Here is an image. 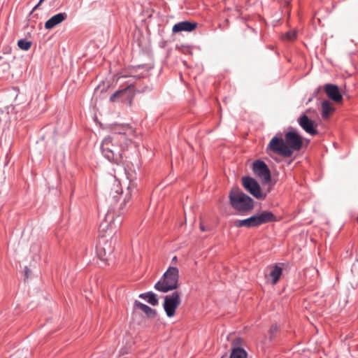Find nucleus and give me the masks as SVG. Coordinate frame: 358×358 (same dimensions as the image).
Instances as JSON below:
<instances>
[{
  "label": "nucleus",
  "mask_w": 358,
  "mask_h": 358,
  "mask_svg": "<svg viewBox=\"0 0 358 358\" xmlns=\"http://www.w3.org/2000/svg\"><path fill=\"white\" fill-rule=\"evenodd\" d=\"M303 146V138L296 131L290 130L285 134L284 138L281 135H275L271 138L266 147V153L271 156L275 154L288 158L294 152L299 151Z\"/></svg>",
  "instance_id": "obj_1"
},
{
  "label": "nucleus",
  "mask_w": 358,
  "mask_h": 358,
  "mask_svg": "<svg viewBox=\"0 0 358 358\" xmlns=\"http://www.w3.org/2000/svg\"><path fill=\"white\" fill-rule=\"evenodd\" d=\"M128 145L116 141L115 138L106 137L101 143V152L110 162L117 164L123 162L122 152Z\"/></svg>",
  "instance_id": "obj_2"
},
{
  "label": "nucleus",
  "mask_w": 358,
  "mask_h": 358,
  "mask_svg": "<svg viewBox=\"0 0 358 358\" xmlns=\"http://www.w3.org/2000/svg\"><path fill=\"white\" fill-rule=\"evenodd\" d=\"M122 222V219L120 215L115 217L113 213L108 212L99 225V237L115 239L114 236L119 230Z\"/></svg>",
  "instance_id": "obj_3"
},
{
  "label": "nucleus",
  "mask_w": 358,
  "mask_h": 358,
  "mask_svg": "<svg viewBox=\"0 0 358 358\" xmlns=\"http://www.w3.org/2000/svg\"><path fill=\"white\" fill-rule=\"evenodd\" d=\"M275 215L270 211L266 210L245 220H236L234 222V225L236 227L252 228L259 227L263 224L275 222Z\"/></svg>",
  "instance_id": "obj_4"
},
{
  "label": "nucleus",
  "mask_w": 358,
  "mask_h": 358,
  "mask_svg": "<svg viewBox=\"0 0 358 358\" xmlns=\"http://www.w3.org/2000/svg\"><path fill=\"white\" fill-rule=\"evenodd\" d=\"M229 200L231 206L241 213L250 211L253 207V200L238 188L231 190Z\"/></svg>",
  "instance_id": "obj_5"
},
{
  "label": "nucleus",
  "mask_w": 358,
  "mask_h": 358,
  "mask_svg": "<svg viewBox=\"0 0 358 358\" xmlns=\"http://www.w3.org/2000/svg\"><path fill=\"white\" fill-rule=\"evenodd\" d=\"M179 271L176 267H169L164 273L163 278L155 285V288L162 292H168L178 287Z\"/></svg>",
  "instance_id": "obj_6"
},
{
  "label": "nucleus",
  "mask_w": 358,
  "mask_h": 358,
  "mask_svg": "<svg viewBox=\"0 0 358 358\" xmlns=\"http://www.w3.org/2000/svg\"><path fill=\"white\" fill-rule=\"evenodd\" d=\"M109 129L112 135L108 137L115 138L116 141L122 143L125 145H128L131 143L127 136L134 134V129L129 124H112L109 125Z\"/></svg>",
  "instance_id": "obj_7"
},
{
  "label": "nucleus",
  "mask_w": 358,
  "mask_h": 358,
  "mask_svg": "<svg viewBox=\"0 0 358 358\" xmlns=\"http://www.w3.org/2000/svg\"><path fill=\"white\" fill-rule=\"evenodd\" d=\"M99 238V243L96 246L97 256L101 260L108 263L113 257L115 239Z\"/></svg>",
  "instance_id": "obj_8"
},
{
  "label": "nucleus",
  "mask_w": 358,
  "mask_h": 358,
  "mask_svg": "<svg viewBox=\"0 0 358 358\" xmlns=\"http://www.w3.org/2000/svg\"><path fill=\"white\" fill-rule=\"evenodd\" d=\"M180 293L178 292H174L164 297L163 307L169 317H172L175 315L176 310L180 305Z\"/></svg>",
  "instance_id": "obj_9"
},
{
  "label": "nucleus",
  "mask_w": 358,
  "mask_h": 358,
  "mask_svg": "<svg viewBox=\"0 0 358 358\" xmlns=\"http://www.w3.org/2000/svg\"><path fill=\"white\" fill-rule=\"evenodd\" d=\"M243 185L245 189L249 192L252 196L258 199H265L266 194L262 193L258 182L250 177H243Z\"/></svg>",
  "instance_id": "obj_10"
},
{
  "label": "nucleus",
  "mask_w": 358,
  "mask_h": 358,
  "mask_svg": "<svg viewBox=\"0 0 358 358\" xmlns=\"http://www.w3.org/2000/svg\"><path fill=\"white\" fill-rule=\"evenodd\" d=\"M252 170L255 174L262 180L263 184H267L271 182L270 170L263 161H255L253 163Z\"/></svg>",
  "instance_id": "obj_11"
},
{
  "label": "nucleus",
  "mask_w": 358,
  "mask_h": 358,
  "mask_svg": "<svg viewBox=\"0 0 358 358\" xmlns=\"http://www.w3.org/2000/svg\"><path fill=\"white\" fill-rule=\"evenodd\" d=\"M134 96V91L132 85H129L122 90H120L113 94L110 100L115 101L118 98H120L122 101H128L129 105H131L132 100Z\"/></svg>",
  "instance_id": "obj_12"
},
{
  "label": "nucleus",
  "mask_w": 358,
  "mask_h": 358,
  "mask_svg": "<svg viewBox=\"0 0 358 358\" xmlns=\"http://www.w3.org/2000/svg\"><path fill=\"white\" fill-rule=\"evenodd\" d=\"M298 123L306 133L313 136L317 134L314 121L310 120L306 115L301 116L298 119Z\"/></svg>",
  "instance_id": "obj_13"
},
{
  "label": "nucleus",
  "mask_w": 358,
  "mask_h": 358,
  "mask_svg": "<svg viewBox=\"0 0 358 358\" xmlns=\"http://www.w3.org/2000/svg\"><path fill=\"white\" fill-rule=\"evenodd\" d=\"M324 92L329 98L339 103L343 100L342 95L341 94L338 87L336 85L327 84L324 85Z\"/></svg>",
  "instance_id": "obj_14"
},
{
  "label": "nucleus",
  "mask_w": 358,
  "mask_h": 358,
  "mask_svg": "<svg viewBox=\"0 0 358 358\" xmlns=\"http://www.w3.org/2000/svg\"><path fill=\"white\" fill-rule=\"evenodd\" d=\"M196 23L184 21L176 24L172 29L173 33L181 31H192L196 27Z\"/></svg>",
  "instance_id": "obj_15"
},
{
  "label": "nucleus",
  "mask_w": 358,
  "mask_h": 358,
  "mask_svg": "<svg viewBox=\"0 0 358 358\" xmlns=\"http://www.w3.org/2000/svg\"><path fill=\"white\" fill-rule=\"evenodd\" d=\"M134 310H141L150 319L155 318L157 315V312L155 309H152V308L138 301H135L134 304Z\"/></svg>",
  "instance_id": "obj_16"
},
{
  "label": "nucleus",
  "mask_w": 358,
  "mask_h": 358,
  "mask_svg": "<svg viewBox=\"0 0 358 358\" xmlns=\"http://www.w3.org/2000/svg\"><path fill=\"white\" fill-rule=\"evenodd\" d=\"M67 15L65 13H60L51 17L45 23V28L50 29L66 20Z\"/></svg>",
  "instance_id": "obj_17"
},
{
  "label": "nucleus",
  "mask_w": 358,
  "mask_h": 358,
  "mask_svg": "<svg viewBox=\"0 0 358 358\" xmlns=\"http://www.w3.org/2000/svg\"><path fill=\"white\" fill-rule=\"evenodd\" d=\"M268 268L269 270V273L266 277L268 280V278H271V284L275 285L282 275V269L278 265L270 266Z\"/></svg>",
  "instance_id": "obj_18"
},
{
  "label": "nucleus",
  "mask_w": 358,
  "mask_h": 358,
  "mask_svg": "<svg viewBox=\"0 0 358 358\" xmlns=\"http://www.w3.org/2000/svg\"><path fill=\"white\" fill-rule=\"evenodd\" d=\"M240 341V338H237L233 341L232 345L234 347L232 348L229 358H247L248 354L244 349L239 347H234V345H238Z\"/></svg>",
  "instance_id": "obj_19"
},
{
  "label": "nucleus",
  "mask_w": 358,
  "mask_h": 358,
  "mask_svg": "<svg viewBox=\"0 0 358 358\" xmlns=\"http://www.w3.org/2000/svg\"><path fill=\"white\" fill-rule=\"evenodd\" d=\"M139 297L146 300L148 303L153 306H157L159 303L157 295L152 292L141 294Z\"/></svg>",
  "instance_id": "obj_20"
},
{
  "label": "nucleus",
  "mask_w": 358,
  "mask_h": 358,
  "mask_svg": "<svg viewBox=\"0 0 358 358\" xmlns=\"http://www.w3.org/2000/svg\"><path fill=\"white\" fill-rule=\"evenodd\" d=\"M334 108L329 101H324L322 103V116L324 119L329 118Z\"/></svg>",
  "instance_id": "obj_21"
},
{
  "label": "nucleus",
  "mask_w": 358,
  "mask_h": 358,
  "mask_svg": "<svg viewBox=\"0 0 358 358\" xmlns=\"http://www.w3.org/2000/svg\"><path fill=\"white\" fill-rule=\"evenodd\" d=\"M18 47L23 50H28L31 46V42L21 39L17 42Z\"/></svg>",
  "instance_id": "obj_22"
},
{
  "label": "nucleus",
  "mask_w": 358,
  "mask_h": 358,
  "mask_svg": "<svg viewBox=\"0 0 358 358\" xmlns=\"http://www.w3.org/2000/svg\"><path fill=\"white\" fill-rule=\"evenodd\" d=\"M134 342L131 340H129L126 341V346L121 349V353L128 354L129 353L133 348Z\"/></svg>",
  "instance_id": "obj_23"
},
{
  "label": "nucleus",
  "mask_w": 358,
  "mask_h": 358,
  "mask_svg": "<svg viewBox=\"0 0 358 358\" xmlns=\"http://www.w3.org/2000/svg\"><path fill=\"white\" fill-rule=\"evenodd\" d=\"M296 38V31L294 30L287 32L283 36L284 40L293 41Z\"/></svg>",
  "instance_id": "obj_24"
},
{
  "label": "nucleus",
  "mask_w": 358,
  "mask_h": 358,
  "mask_svg": "<svg viewBox=\"0 0 358 358\" xmlns=\"http://www.w3.org/2000/svg\"><path fill=\"white\" fill-rule=\"evenodd\" d=\"M278 331V326L276 324H273L270 329L269 334L271 335V338L275 335V334Z\"/></svg>",
  "instance_id": "obj_25"
},
{
  "label": "nucleus",
  "mask_w": 358,
  "mask_h": 358,
  "mask_svg": "<svg viewBox=\"0 0 358 358\" xmlns=\"http://www.w3.org/2000/svg\"><path fill=\"white\" fill-rule=\"evenodd\" d=\"M115 183H116V187H117V189H115V193L119 195L120 193V188L119 187V182L115 180Z\"/></svg>",
  "instance_id": "obj_26"
},
{
  "label": "nucleus",
  "mask_w": 358,
  "mask_h": 358,
  "mask_svg": "<svg viewBox=\"0 0 358 358\" xmlns=\"http://www.w3.org/2000/svg\"><path fill=\"white\" fill-rule=\"evenodd\" d=\"M199 228H200V229H201L202 231H208V229H207V228H206V227L203 224V223H202L201 222H200Z\"/></svg>",
  "instance_id": "obj_27"
},
{
  "label": "nucleus",
  "mask_w": 358,
  "mask_h": 358,
  "mask_svg": "<svg viewBox=\"0 0 358 358\" xmlns=\"http://www.w3.org/2000/svg\"><path fill=\"white\" fill-rule=\"evenodd\" d=\"M44 0H40L38 3L34 8V10Z\"/></svg>",
  "instance_id": "obj_28"
},
{
  "label": "nucleus",
  "mask_w": 358,
  "mask_h": 358,
  "mask_svg": "<svg viewBox=\"0 0 358 358\" xmlns=\"http://www.w3.org/2000/svg\"><path fill=\"white\" fill-rule=\"evenodd\" d=\"M176 257H174L173 258V261H176Z\"/></svg>",
  "instance_id": "obj_29"
}]
</instances>
